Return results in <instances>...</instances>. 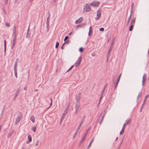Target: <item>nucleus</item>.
<instances>
[{"instance_id": "obj_19", "label": "nucleus", "mask_w": 149, "mask_h": 149, "mask_svg": "<svg viewBox=\"0 0 149 149\" xmlns=\"http://www.w3.org/2000/svg\"><path fill=\"white\" fill-rule=\"evenodd\" d=\"M59 45V43L58 42H57L56 43L55 47L56 48H58Z\"/></svg>"}, {"instance_id": "obj_3", "label": "nucleus", "mask_w": 149, "mask_h": 149, "mask_svg": "<svg viewBox=\"0 0 149 149\" xmlns=\"http://www.w3.org/2000/svg\"><path fill=\"white\" fill-rule=\"evenodd\" d=\"M100 4L98 1H94L93 2L90 4V5L93 7H97Z\"/></svg>"}, {"instance_id": "obj_13", "label": "nucleus", "mask_w": 149, "mask_h": 149, "mask_svg": "<svg viewBox=\"0 0 149 149\" xmlns=\"http://www.w3.org/2000/svg\"><path fill=\"white\" fill-rule=\"evenodd\" d=\"M91 26L90 27L89 31L88 33V35L90 36L91 34L92 33V31L91 30Z\"/></svg>"}, {"instance_id": "obj_38", "label": "nucleus", "mask_w": 149, "mask_h": 149, "mask_svg": "<svg viewBox=\"0 0 149 149\" xmlns=\"http://www.w3.org/2000/svg\"><path fill=\"white\" fill-rule=\"evenodd\" d=\"M72 33V32L71 33H69L68 35H71Z\"/></svg>"}, {"instance_id": "obj_24", "label": "nucleus", "mask_w": 149, "mask_h": 149, "mask_svg": "<svg viewBox=\"0 0 149 149\" xmlns=\"http://www.w3.org/2000/svg\"><path fill=\"white\" fill-rule=\"evenodd\" d=\"M131 18L130 17L128 18V22H127L128 24L129 23V22H130V20H131Z\"/></svg>"}, {"instance_id": "obj_21", "label": "nucleus", "mask_w": 149, "mask_h": 149, "mask_svg": "<svg viewBox=\"0 0 149 149\" xmlns=\"http://www.w3.org/2000/svg\"><path fill=\"white\" fill-rule=\"evenodd\" d=\"M121 74H120V75H119V77H118V79H117V84H118V83L119 81V80H120V76H121Z\"/></svg>"}, {"instance_id": "obj_17", "label": "nucleus", "mask_w": 149, "mask_h": 149, "mask_svg": "<svg viewBox=\"0 0 149 149\" xmlns=\"http://www.w3.org/2000/svg\"><path fill=\"white\" fill-rule=\"evenodd\" d=\"M83 25V24H82V25H78L77 26H76V29H78L79 28H80L81 26H82Z\"/></svg>"}, {"instance_id": "obj_20", "label": "nucleus", "mask_w": 149, "mask_h": 149, "mask_svg": "<svg viewBox=\"0 0 149 149\" xmlns=\"http://www.w3.org/2000/svg\"><path fill=\"white\" fill-rule=\"evenodd\" d=\"M124 132V130H123V129H122L121 130V131L120 132V135H121L122 134H123Z\"/></svg>"}, {"instance_id": "obj_39", "label": "nucleus", "mask_w": 149, "mask_h": 149, "mask_svg": "<svg viewBox=\"0 0 149 149\" xmlns=\"http://www.w3.org/2000/svg\"><path fill=\"white\" fill-rule=\"evenodd\" d=\"M125 127H124L123 126V127H122V129L123 130H125Z\"/></svg>"}, {"instance_id": "obj_41", "label": "nucleus", "mask_w": 149, "mask_h": 149, "mask_svg": "<svg viewBox=\"0 0 149 149\" xmlns=\"http://www.w3.org/2000/svg\"><path fill=\"white\" fill-rule=\"evenodd\" d=\"M84 25H86V24H84Z\"/></svg>"}, {"instance_id": "obj_27", "label": "nucleus", "mask_w": 149, "mask_h": 149, "mask_svg": "<svg viewBox=\"0 0 149 149\" xmlns=\"http://www.w3.org/2000/svg\"><path fill=\"white\" fill-rule=\"evenodd\" d=\"M104 30V29L103 28H101L100 29V31H103Z\"/></svg>"}, {"instance_id": "obj_7", "label": "nucleus", "mask_w": 149, "mask_h": 149, "mask_svg": "<svg viewBox=\"0 0 149 149\" xmlns=\"http://www.w3.org/2000/svg\"><path fill=\"white\" fill-rule=\"evenodd\" d=\"M28 141L26 142L27 144H29L32 141V138L31 136L30 135H28Z\"/></svg>"}, {"instance_id": "obj_23", "label": "nucleus", "mask_w": 149, "mask_h": 149, "mask_svg": "<svg viewBox=\"0 0 149 149\" xmlns=\"http://www.w3.org/2000/svg\"><path fill=\"white\" fill-rule=\"evenodd\" d=\"M16 40V36H15L13 38V41H15Z\"/></svg>"}, {"instance_id": "obj_18", "label": "nucleus", "mask_w": 149, "mask_h": 149, "mask_svg": "<svg viewBox=\"0 0 149 149\" xmlns=\"http://www.w3.org/2000/svg\"><path fill=\"white\" fill-rule=\"evenodd\" d=\"M32 130L34 132H35L36 130V127H33L32 128Z\"/></svg>"}, {"instance_id": "obj_14", "label": "nucleus", "mask_w": 149, "mask_h": 149, "mask_svg": "<svg viewBox=\"0 0 149 149\" xmlns=\"http://www.w3.org/2000/svg\"><path fill=\"white\" fill-rule=\"evenodd\" d=\"M80 103L79 102H77L76 105V108L78 109Z\"/></svg>"}, {"instance_id": "obj_35", "label": "nucleus", "mask_w": 149, "mask_h": 149, "mask_svg": "<svg viewBox=\"0 0 149 149\" xmlns=\"http://www.w3.org/2000/svg\"><path fill=\"white\" fill-rule=\"evenodd\" d=\"M38 141L37 143L36 144V146L38 145Z\"/></svg>"}, {"instance_id": "obj_9", "label": "nucleus", "mask_w": 149, "mask_h": 149, "mask_svg": "<svg viewBox=\"0 0 149 149\" xmlns=\"http://www.w3.org/2000/svg\"><path fill=\"white\" fill-rule=\"evenodd\" d=\"M136 19L135 18H134L133 19V20H132L131 22V25H134L135 24V22Z\"/></svg>"}, {"instance_id": "obj_2", "label": "nucleus", "mask_w": 149, "mask_h": 149, "mask_svg": "<svg viewBox=\"0 0 149 149\" xmlns=\"http://www.w3.org/2000/svg\"><path fill=\"white\" fill-rule=\"evenodd\" d=\"M82 57L81 56H80L78 59V61L76 62L74 64L75 66L76 67H77L80 64L82 61Z\"/></svg>"}, {"instance_id": "obj_11", "label": "nucleus", "mask_w": 149, "mask_h": 149, "mask_svg": "<svg viewBox=\"0 0 149 149\" xmlns=\"http://www.w3.org/2000/svg\"><path fill=\"white\" fill-rule=\"evenodd\" d=\"M31 120L34 123L35 122V118L33 116H31L30 117Z\"/></svg>"}, {"instance_id": "obj_28", "label": "nucleus", "mask_w": 149, "mask_h": 149, "mask_svg": "<svg viewBox=\"0 0 149 149\" xmlns=\"http://www.w3.org/2000/svg\"><path fill=\"white\" fill-rule=\"evenodd\" d=\"M5 24H6V26H7L8 27V26H10V24L8 23H6Z\"/></svg>"}, {"instance_id": "obj_5", "label": "nucleus", "mask_w": 149, "mask_h": 149, "mask_svg": "<svg viewBox=\"0 0 149 149\" xmlns=\"http://www.w3.org/2000/svg\"><path fill=\"white\" fill-rule=\"evenodd\" d=\"M83 18L82 17H81L79 18L78 19L75 21V23L76 24H77L81 23L83 20Z\"/></svg>"}, {"instance_id": "obj_36", "label": "nucleus", "mask_w": 149, "mask_h": 149, "mask_svg": "<svg viewBox=\"0 0 149 149\" xmlns=\"http://www.w3.org/2000/svg\"><path fill=\"white\" fill-rule=\"evenodd\" d=\"M127 126L126 125V124H125V123H124V124H123V126L124 127H125Z\"/></svg>"}, {"instance_id": "obj_26", "label": "nucleus", "mask_w": 149, "mask_h": 149, "mask_svg": "<svg viewBox=\"0 0 149 149\" xmlns=\"http://www.w3.org/2000/svg\"><path fill=\"white\" fill-rule=\"evenodd\" d=\"M93 139H92V140H91V141L90 143V144L89 145V146L91 145V143H92V142H93Z\"/></svg>"}, {"instance_id": "obj_15", "label": "nucleus", "mask_w": 149, "mask_h": 149, "mask_svg": "<svg viewBox=\"0 0 149 149\" xmlns=\"http://www.w3.org/2000/svg\"><path fill=\"white\" fill-rule=\"evenodd\" d=\"M17 64H15L14 65V72H16V71H17Z\"/></svg>"}, {"instance_id": "obj_10", "label": "nucleus", "mask_w": 149, "mask_h": 149, "mask_svg": "<svg viewBox=\"0 0 149 149\" xmlns=\"http://www.w3.org/2000/svg\"><path fill=\"white\" fill-rule=\"evenodd\" d=\"M20 120V118L19 117L17 118L15 122V124H17L19 122Z\"/></svg>"}, {"instance_id": "obj_12", "label": "nucleus", "mask_w": 149, "mask_h": 149, "mask_svg": "<svg viewBox=\"0 0 149 149\" xmlns=\"http://www.w3.org/2000/svg\"><path fill=\"white\" fill-rule=\"evenodd\" d=\"M17 30L16 29V28L15 27L14 30V33L13 34L15 36H16L17 35Z\"/></svg>"}, {"instance_id": "obj_37", "label": "nucleus", "mask_w": 149, "mask_h": 149, "mask_svg": "<svg viewBox=\"0 0 149 149\" xmlns=\"http://www.w3.org/2000/svg\"><path fill=\"white\" fill-rule=\"evenodd\" d=\"M51 103L50 104V106H51V105H52V99H51Z\"/></svg>"}, {"instance_id": "obj_31", "label": "nucleus", "mask_w": 149, "mask_h": 149, "mask_svg": "<svg viewBox=\"0 0 149 149\" xmlns=\"http://www.w3.org/2000/svg\"><path fill=\"white\" fill-rule=\"evenodd\" d=\"M74 65H73L72 66H71V67L68 70H70L73 67Z\"/></svg>"}, {"instance_id": "obj_16", "label": "nucleus", "mask_w": 149, "mask_h": 149, "mask_svg": "<svg viewBox=\"0 0 149 149\" xmlns=\"http://www.w3.org/2000/svg\"><path fill=\"white\" fill-rule=\"evenodd\" d=\"M133 27H134L133 25H131L130 27V29H129V31H132L133 28Z\"/></svg>"}, {"instance_id": "obj_32", "label": "nucleus", "mask_w": 149, "mask_h": 149, "mask_svg": "<svg viewBox=\"0 0 149 149\" xmlns=\"http://www.w3.org/2000/svg\"><path fill=\"white\" fill-rule=\"evenodd\" d=\"M15 41H13V46H14L15 45Z\"/></svg>"}, {"instance_id": "obj_33", "label": "nucleus", "mask_w": 149, "mask_h": 149, "mask_svg": "<svg viewBox=\"0 0 149 149\" xmlns=\"http://www.w3.org/2000/svg\"><path fill=\"white\" fill-rule=\"evenodd\" d=\"M102 96H101L100 97V100H99V102H100V101H101V99H102Z\"/></svg>"}, {"instance_id": "obj_40", "label": "nucleus", "mask_w": 149, "mask_h": 149, "mask_svg": "<svg viewBox=\"0 0 149 149\" xmlns=\"http://www.w3.org/2000/svg\"><path fill=\"white\" fill-rule=\"evenodd\" d=\"M118 139V137H116V140H117V139Z\"/></svg>"}, {"instance_id": "obj_6", "label": "nucleus", "mask_w": 149, "mask_h": 149, "mask_svg": "<svg viewBox=\"0 0 149 149\" xmlns=\"http://www.w3.org/2000/svg\"><path fill=\"white\" fill-rule=\"evenodd\" d=\"M146 75L145 74L143 75L142 78V85L143 86L146 80Z\"/></svg>"}, {"instance_id": "obj_25", "label": "nucleus", "mask_w": 149, "mask_h": 149, "mask_svg": "<svg viewBox=\"0 0 149 149\" xmlns=\"http://www.w3.org/2000/svg\"><path fill=\"white\" fill-rule=\"evenodd\" d=\"M68 38V36H65L64 38V41H66V40Z\"/></svg>"}, {"instance_id": "obj_29", "label": "nucleus", "mask_w": 149, "mask_h": 149, "mask_svg": "<svg viewBox=\"0 0 149 149\" xmlns=\"http://www.w3.org/2000/svg\"><path fill=\"white\" fill-rule=\"evenodd\" d=\"M14 72L15 73V76L16 77V78H17V71H16V72Z\"/></svg>"}, {"instance_id": "obj_34", "label": "nucleus", "mask_w": 149, "mask_h": 149, "mask_svg": "<svg viewBox=\"0 0 149 149\" xmlns=\"http://www.w3.org/2000/svg\"><path fill=\"white\" fill-rule=\"evenodd\" d=\"M65 43L63 44V45H62V46L61 47V48L62 49H63V46L64 45Z\"/></svg>"}, {"instance_id": "obj_1", "label": "nucleus", "mask_w": 149, "mask_h": 149, "mask_svg": "<svg viewBox=\"0 0 149 149\" xmlns=\"http://www.w3.org/2000/svg\"><path fill=\"white\" fill-rule=\"evenodd\" d=\"M91 10V8L88 4H86L84 7V10L86 12H89Z\"/></svg>"}, {"instance_id": "obj_30", "label": "nucleus", "mask_w": 149, "mask_h": 149, "mask_svg": "<svg viewBox=\"0 0 149 149\" xmlns=\"http://www.w3.org/2000/svg\"><path fill=\"white\" fill-rule=\"evenodd\" d=\"M4 42H5V45H4L5 49V50H6V42L5 40V41H4Z\"/></svg>"}, {"instance_id": "obj_8", "label": "nucleus", "mask_w": 149, "mask_h": 149, "mask_svg": "<svg viewBox=\"0 0 149 149\" xmlns=\"http://www.w3.org/2000/svg\"><path fill=\"white\" fill-rule=\"evenodd\" d=\"M131 121V119L127 120L126 121L125 123L126 124V125H127L130 124V123Z\"/></svg>"}, {"instance_id": "obj_4", "label": "nucleus", "mask_w": 149, "mask_h": 149, "mask_svg": "<svg viewBox=\"0 0 149 149\" xmlns=\"http://www.w3.org/2000/svg\"><path fill=\"white\" fill-rule=\"evenodd\" d=\"M101 15V11L100 9H99L98 10L97 12V17H96L95 18L96 20H98L100 18Z\"/></svg>"}, {"instance_id": "obj_22", "label": "nucleus", "mask_w": 149, "mask_h": 149, "mask_svg": "<svg viewBox=\"0 0 149 149\" xmlns=\"http://www.w3.org/2000/svg\"><path fill=\"white\" fill-rule=\"evenodd\" d=\"M79 51L80 52H82L83 51V49L82 47H81L79 49Z\"/></svg>"}]
</instances>
